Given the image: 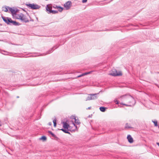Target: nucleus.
I'll return each mask as SVG.
<instances>
[{"mask_svg":"<svg viewBox=\"0 0 159 159\" xmlns=\"http://www.w3.org/2000/svg\"><path fill=\"white\" fill-rule=\"evenodd\" d=\"M157 144V145L159 147V143L157 142L156 143Z\"/></svg>","mask_w":159,"mask_h":159,"instance_id":"35","label":"nucleus"},{"mask_svg":"<svg viewBox=\"0 0 159 159\" xmlns=\"http://www.w3.org/2000/svg\"><path fill=\"white\" fill-rule=\"evenodd\" d=\"M73 124L75 126V127L76 128H77V126L75 125V124H74V123H73Z\"/></svg>","mask_w":159,"mask_h":159,"instance_id":"34","label":"nucleus"},{"mask_svg":"<svg viewBox=\"0 0 159 159\" xmlns=\"http://www.w3.org/2000/svg\"><path fill=\"white\" fill-rule=\"evenodd\" d=\"M11 25H13L15 26L19 25L20 24L15 21L12 20L10 18V24H9Z\"/></svg>","mask_w":159,"mask_h":159,"instance_id":"9","label":"nucleus"},{"mask_svg":"<svg viewBox=\"0 0 159 159\" xmlns=\"http://www.w3.org/2000/svg\"><path fill=\"white\" fill-rule=\"evenodd\" d=\"M53 123H56V118H55V119H54L53 121Z\"/></svg>","mask_w":159,"mask_h":159,"instance_id":"27","label":"nucleus"},{"mask_svg":"<svg viewBox=\"0 0 159 159\" xmlns=\"http://www.w3.org/2000/svg\"><path fill=\"white\" fill-rule=\"evenodd\" d=\"M125 129H133V128L130 126V124H129L128 123H126L125 124Z\"/></svg>","mask_w":159,"mask_h":159,"instance_id":"15","label":"nucleus"},{"mask_svg":"<svg viewBox=\"0 0 159 159\" xmlns=\"http://www.w3.org/2000/svg\"><path fill=\"white\" fill-rule=\"evenodd\" d=\"M87 0H82V2L83 3H85L87 2Z\"/></svg>","mask_w":159,"mask_h":159,"instance_id":"28","label":"nucleus"},{"mask_svg":"<svg viewBox=\"0 0 159 159\" xmlns=\"http://www.w3.org/2000/svg\"><path fill=\"white\" fill-rule=\"evenodd\" d=\"M83 76V75H82V74L81 75H79L78 76H77V78H79V77H81V76Z\"/></svg>","mask_w":159,"mask_h":159,"instance_id":"30","label":"nucleus"},{"mask_svg":"<svg viewBox=\"0 0 159 159\" xmlns=\"http://www.w3.org/2000/svg\"><path fill=\"white\" fill-rule=\"evenodd\" d=\"M48 132L49 134H51L53 137L55 138H57L56 136L55 135L52 131H48Z\"/></svg>","mask_w":159,"mask_h":159,"instance_id":"19","label":"nucleus"},{"mask_svg":"<svg viewBox=\"0 0 159 159\" xmlns=\"http://www.w3.org/2000/svg\"><path fill=\"white\" fill-rule=\"evenodd\" d=\"M40 139L43 140V141H45L46 140L47 138L46 136H43L40 138Z\"/></svg>","mask_w":159,"mask_h":159,"instance_id":"23","label":"nucleus"},{"mask_svg":"<svg viewBox=\"0 0 159 159\" xmlns=\"http://www.w3.org/2000/svg\"><path fill=\"white\" fill-rule=\"evenodd\" d=\"M19 96H17L16 97V98H19Z\"/></svg>","mask_w":159,"mask_h":159,"instance_id":"38","label":"nucleus"},{"mask_svg":"<svg viewBox=\"0 0 159 159\" xmlns=\"http://www.w3.org/2000/svg\"><path fill=\"white\" fill-rule=\"evenodd\" d=\"M91 96H88L86 100V101H88V100H91Z\"/></svg>","mask_w":159,"mask_h":159,"instance_id":"24","label":"nucleus"},{"mask_svg":"<svg viewBox=\"0 0 159 159\" xmlns=\"http://www.w3.org/2000/svg\"><path fill=\"white\" fill-rule=\"evenodd\" d=\"M106 109H107V108H106L103 107H101L99 108V109L100 111L103 112H105L106 111Z\"/></svg>","mask_w":159,"mask_h":159,"instance_id":"17","label":"nucleus"},{"mask_svg":"<svg viewBox=\"0 0 159 159\" xmlns=\"http://www.w3.org/2000/svg\"><path fill=\"white\" fill-rule=\"evenodd\" d=\"M152 122H153L154 123L155 126H157V120H152Z\"/></svg>","mask_w":159,"mask_h":159,"instance_id":"21","label":"nucleus"},{"mask_svg":"<svg viewBox=\"0 0 159 159\" xmlns=\"http://www.w3.org/2000/svg\"><path fill=\"white\" fill-rule=\"evenodd\" d=\"M59 7V6H57L56 5H54L52 6V7L54 8H57L58 9V7Z\"/></svg>","mask_w":159,"mask_h":159,"instance_id":"26","label":"nucleus"},{"mask_svg":"<svg viewBox=\"0 0 159 159\" xmlns=\"http://www.w3.org/2000/svg\"><path fill=\"white\" fill-rule=\"evenodd\" d=\"M57 46V47L55 48V49H57L58 47V46H57V45H56V46L53 47L52 48H51L48 51H47L46 52V53H44L43 54H40V53H34V54H36V55H35V56H30V57H36V56H40L45 55H46V54H49L50 53H52L53 51V50H54V49H53L54 48H55V47L56 46Z\"/></svg>","mask_w":159,"mask_h":159,"instance_id":"2","label":"nucleus"},{"mask_svg":"<svg viewBox=\"0 0 159 159\" xmlns=\"http://www.w3.org/2000/svg\"><path fill=\"white\" fill-rule=\"evenodd\" d=\"M127 139L128 140V142L130 143H132L133 142V139L131 136L130 135H129L127 136Z\"/></svg>","mask_w":159,"mask_h":159,"instance_id":"12","label":"nucleus"},{"mask_svg":"<svg viewBox=\"0 0 159 159\" xmlns=\"http://www.w3.org/2000/svg\"><path fill=\"white\" fill-rule=\"evenodd\" d=\"M58 11L60 12H61L63 9V8L62 7H61V6H59L58 7Z\"/></svg>","mask_w":159,"mask_h":159,"instance_id":"20","label":"nucleus"},{"mask_svg":"<svg viewBox=\"0 0 159 159\" xmlns=\"http://www.w3.org/2000/svg\"><path fill=\"white\" fill-rule=\"evenodd\" d=\"M2 124H1V121H0V126H1Z\"/></svg>","mask_w":159,"mask_h":159,"instance_id":"37","label":"nucleus"},{"mask_svg":"<svg viewBox=\"0 0 159 159\" xmlns=\"http://www.w3.org/2000/svg\"><path fill=\"white\" fill-rule=\"evenodd\" d=\"M21 13H20V14H16H16H15L14 16L15 15V17L18 19H20H20L21 18V15H22Z\"/></svg>","mask_w":159,"mask_h":159,"instance_id":"14","label":"nucleus"},{"mask_svg":"<svg viewBox=\"0 0 159 159\" xmlns=\"http://www.w3.org/2000/svg\"><path fill=\"white\" fill-rule=\"evenodd\" d=\"M88 74H89V73H84L82 74L83 75V76H84V75H86Z\"/></svg>","mask_w":159,"mask_h":159,"instance_id":"29","label":"nucleus"},{"mask_svg":"<svg viewBox=\"0 0 159 159\" xmlns=\"http://www.w3.org/2000/svg\"><path fill=\"white\" fill-rule=\"evenodd\" d=\"M60 130H62V131H63L65 133L70 134V133L68 131V130H67L66 129H60Z\"/></svg>","mask_w":159,"mask_h":159,"instance_id":"16","label":"nucleus"},{"mask_svg":"<svg viewBox=\"0 0 159 159\" xmlns=\"http://www.w3.org/2000/svg\"><path fill=\"white\" fill-rule=\"evenodd\" d=\"M71 2L70 1L67 2L64 4V7L66 10H68L71 6Z\"/></svg>","mask_w":159,"mask_h":159,"instance_id":"7","label":"nucleus"},{"mask_svg":"<svg viewBox=\"0 0 159 159\" xmlns=\"http://www.w3.org/2000/svg\"><path fill=\"white\" fill-rule=\"evenodd\" d=\"M98 93L90 94L89 95H90L91 100H95L97 98V95Z\"/></svg>","mask_w":159,"mask_h":159,"instance_id":"11","label":"nucleus"},{"mask_svg":"<svg viewBox=\"0 0 159 159\" xmlns=\"http://www.w3.org/2000/svg\"><path fill=\"white\" fill-rule=\"evenodd\" d=\"M114 102L116 104H118L119 103V102L116 99H115L114 100Z\"/></svg>","mask_w":159,"mask_h":159,"instance_id":"25","label":"nucleus"},{"mask_svg":"<svg viewBox=\"0 0 159 159\" xmlns=\"http://www.w3.org/2000/svg\"><path fill=\"white\" fill-rule=\"evenodd\" d=\"M26 5L28 7L33 10L38 9L40 7V6L34 3L27 4Z\"/></svg>","mask_w":159,"mask_h":159,"instance_id":"4","label":"nucleus"},{"mask_svg":"<svg viewBox=\"0 0 159 159\" xmlns=\"http://www.w3.org/2000/svg\"><path fill=\"white\" fill-rule=\"evenodd\" d=\"M8 8L7 7H2V10L3 11H4L6 12H7L8 11Z\"/></svg>","mask_w":159,"mask_h":159,"instance_id":"18","label":"nucleus"},{"mask_svg":"<svg viewBox=\"0 0 159 159\" xmlns=\"http://www.w3.org/2000/svg\"><path fill=\"white\" fill-rule=\"evenodd\" d=\"M46 8L47 11H48V14L52 13L53 14H55L58 12L57 11L52 10V7H48V5H47V6L46 7Z\"/></svg>","mask_w":159,"mask_h":159,"instance_id":"5","label":"nucleus"},{"mask_svg":"<svg viewBox=\"0 0 159 159\" xmlns=\"http://www.w3.org/2000/svg\"><path fill=\"white\" fill-rule=\"evenodd\" d=\"M7 7L8 8L9 11L11 12V13L13 16H14L15 14H16V11L15 9L9 7Z\"/></svg>","mask_w":159,"mask_h":159,"instance_id":"10","label":"nucleus"},{"mask_svg":"<svg viewBox=\"0 0 159 159\" xmlns=\"http://www.w3.org/2000/svg\"><path fill=\"white\" fill-rule=\"evenodd\" d=\"M2 18L3 20L7 24L9 25L10 24V18L6 17L4 16H2Z\"/></svg>","mask_w":159,"mask_h":159,"instance_id":"8","label":"nucleus"},{"mask_svg":"<svg viewBox=\"0 0 159 159\" xmlns=\"http://www.w3.org/2000/svg\"><path fill=\"white\" fill-rule=\"evenodd\" d=\"M54 126V127H56V123H53Z\"/></svg>","mask_w":159,"mask_h":159,"instance_id":"33","label":"nucleus"},{"mask_svg":"<svg viewBox=\"0 0 159 159\" xmlns=\"http://www.w3.org/2000/svg\"><path fill=\"white\" fill-rule=\"evenodd\" d=\"M72 119H74L75 120V119H76V118H75V116H73L72 117Z\"/></svg>","mask_w":159,"mask_h":159,"instance_id":"31","label":"nucleus"},{"mask_svg":"<svg viewBox=\"0 0 159 159\" xmlns=\"http://www.w3.org/2000/svg\"><path fill=\"white\" fill-rule=\"evenodd\" d=\"M75 123L77 125H79L80 124V122L79 121V120L76 119L75 120Z\"/></svg>","mask_w":159,"mask_h":159,"instance_id":"22","label":"nucleus"},{"mask_svg":"<svg viewBox=\"0 0 159 159\" xmlns=\"http://www.w3.org/2000/svg\"><path fill=\"white\" fill-rule=\"evenodd\" d=\"M109 75H111L116 76H121L122 75V74L121 71H119L118 72H117L116 69H113L111 70V73L109 74Z\"/></svg>","mask_w":159,"mask_h":159,"instance_id":"3","label":"nucleus"},{"mask_svg":"<svg viewBox=\"0 0 159 159\" xmlns=\"http://www.w3.org/2000/svg\"><path fill=\"white\" fill-rule=\"evenodd\" d=\"M21 16V18L20 19V20H21L22 21L25 23L29 22V20L26 16L24 15L23 14H22V15Z\"/></svg>","mask_w":159,"mask_h":159,"instance_id":"6","label":"nucleus"},{"mask_svg":"<svg viewBox=\"0 0 159 159\" xmlns=\"http://www.w3.org/2000/svg\"><path fill=\"white\" fill-rule=\"evenodd\" d=\"M121 100L125 103L122 102L121 104L123 105L126 106H133L136 102L134 98L129 95H125L120 97Z\"/></svg>","mask_w":159,"mask_h":159,"instance_id":"1","label":"nucleus"},{"mask_svg":"<svg viewBox=\"0 0 159 159\" xmlns=\"http://www.w3.org/2000/svg\"><path fill=\"white\" fill-rule=\"evenodd\" d=\"M63 127L64 129L68 130V128L70 127V125L66 122H63Z\"/></svg>","mask_w":159,"mask_h":159,"instance_id":"13","label":"nucleus"},{"mask_svg":"<svg viewBox=\"0 0 159 159\" xmlns=\"http://www.w3.org/2000/svg\"><path fill=\"white\" fill-rule=\"evenodd\" d=\"M48 125H52V123L51 122H49L48 123Z\"/></svg>","mask_w":159,"mask_h":159,"instance_id":"32","label":"nucleus"},{"mask_svg":"<svg viewBox=\"0 0 159 159\" xmlns=\"http://www.w3.org/2000/svg\"><path fill=\"white\" fill-rule=\"evenodd\" d=\"M91 107H89L88 108V109H91Z\"/></svg>","mask_w":159,"mask_h":159,"instance_id":"36","label":"nucleus"}]
</instances>
